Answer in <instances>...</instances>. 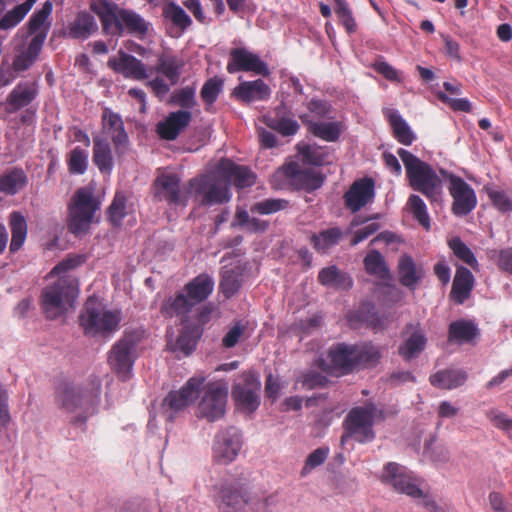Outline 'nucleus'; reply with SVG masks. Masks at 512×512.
<instances>
[{"mask_svg":"<svg viewBox=\"0 0 512 512\" xmlns=\"http://www.w3.org/2000/svg\"><path fill=\"white\" fill-rule=\"evenodd\" d=\"M342 231L339 228H329L313 235L311 241L314 248L320 253H326L330 248L339 243L342 238Z\"/></svg>","mask_w":512,"mask_h":512,"instance_id":"nucleus-48","label":"nucleus"},{"mask_svg":"<svg viewBox=\"0 0 512 512\" xmlns=\"http://www.w3.org/2000/svg\"><path fill=\"white\" fill-rule=\"evenodd\" d=\"M355 367H368L375 365L380 357V350L371 343L353 346Z\"/></svg>","mask_w":512,"mask_h":512,"instance_id":"nucleus-46","label":"nucleus"},{"mask_svg":"<svg viewBox=\"0 0 512 512\" xmlns=\"http://www.w3.org/2000/svg\"><path fill=\"white\" fill-rule=\"evenodd\" d=\"M448 244L457 258H459L473 269L478 268V261L474 253L460 238H452L449 240Z\"/></svg>","mask_w":512,"mask_h":512,"instance_id":"nucleus-54","label":"nucleus"},{"mask_svg":"<svg viewBox=\"0 0 512 512\" xmlns=\"http://www.w3.org/2000/svg\"><path fill=\"white\" fill-rule=\"evenodd\" d=\"M242 447V436L238 429L230 427L220 431L213 444V459L220 464H229L236 459Z\"/></svg>","mask_w":512,"mask_h":512,"instance_id":"nucleus-17","label":"nucleus"},{"mask_svg":"<svg viewBox=\"0 0 512 512\" xmlns=\"http://www.w3.org/2000/svg\"><path fill=\"white\" fill-rule=\"evenodd\" d=\"M42 48L41 39H30L27 45L15 55L12 63L13 70L16 72L28 70L38 59Z\"/></svg>","mask_w":512,"mask_h":512,"instance_id":"nucleus-29","label":"nucleus"},{"mask_svg":"<svg viewBox=\"0 0 512 512\" xmlns=\"http://www.w3.org/2000/svg\"><path fill=\"white\" fill-rule=\"evenodd\" d=\"M298 148L304 163L314 166L328 163V153L324 148L306 144H300Z\"/></svg>","mask_w":512,"mask_h":512,"instance_id":"nucleus-51","label":"nucleus"},{"mask_svg":"<svg viewBox=\"0 0 512 512\" xmlns=\"http://www.w3.org/2000/svg\"><path fill=\"white\" fill-rule=\"evenodd\" d=\"M406 207L420 225L425 229L430 228V217L427 211V206L420 196L416 194L410 195L407 200Z\"/></svg>","mask_w":512,"mask_h":512,"instance_id":"nucleus-50","label":"nucleus"},{"mask_svg":"<svg viewBox=\"0 0 512 512\" xmlns=\"http://www.w3.org/2000/svg\"><path fill=\"white\" fill-rule=\"evenodd\" d=\"M121 321L120 309L103 306L94 298L87 300L80 315V325L90 336H109L119 329Z\"/></svg>","mask_w":512,"mask_h":512,"instance_id":"nucleus-8","label":"nucleus"},{"mask_svg":"<svg viewBox=\"0 0 512 512\" xmlns=\"http://www.w3.org/2000/svg\"><path fill=\"white\" fill-rule=\"evenodd\" d=\"M93 161L101 173L109 174L113 168V157L109 143L95 137L93 140Z\"/></svg>","mask_w":512,"mask_h":512,"instance_id":"nucleus-37","label":"nucleus"},{"mask_svg":"<svg viewBox=\"0 0 512 512\" xmlns=\"http://www.w3.org/2000/svg\"><path fill=\"white\" fill-rule=\"evenodd\" d=\"M373 197L374 182L369 178L355 181L344 195L346 206L352 212L359 211L368 204Z\"/></svg>","mask_w":512,"mask_h":512,"instance_id":"nucleus-21","label":"nucleus"},{"mask_svg":"<svg viewBox=\"0 0 512 512\" xmlns=\"http://www.w3.org/2000/svg\"><path fill=\"white\" fill-rule=\"evenodd\" d=\"M82 261L80 256L67 258L47 275L49 284L42 291L41 306L48 318L55 319L73 306L79 288L77 279L69 271Z\"/></svg>","mask_w":512,"mask_h":512,"instance_id":"nucleus-1","label":"nucleus"},{"mask_svg":"<svg viewBox=\"0 0 512 512\" xmlns=\"http://www.w3.org/2000/svg\"><path fill=\"white\" fill-rule=\"evenodd\" d=\"M443 179L449 181L448 190L453 199L452 212L456 216H466L477 206L475 190L461 177L440 169Z\"/></svg>","mask_w":512,"mask_h":512,"instance_id":"nucleus-13","label":"nucleus"},{"mask_svg":"<svg viewBox=\"0 0 512 512\" xmlns=\"http://www.w3.org/2000/svg\"><path fill=\"white\" fill-rule=\"evenodd\" d=\"M242 281V272L239 267H224L219 288L226 298H230L239 291Z\"/></svg>","mask_w":512,"mask_h":512,"instance_id":"nucleus-41","label":"nucleus"},{"mask_svg":"<svg viewBox=\"0 0 512 512\" xmlns=\"http://www.w3.org/2000/svg\"><path fill=\"white\" fill-rule=\"evenodd\" d=\"M101 202L95 197V187L89 184L75 191L68 204V228L75 235L86 234Z\"/></svg>","mask_w":512,"mask_h":512,"instance_id":"nucleus-6","label":"nucleus"},{"mask_svg":"<svg viewBox=\"0 0 512 512\" xmlns=\"http://www.w3.org/2000/svg\"><path fill=\"white\" fill-rule=\"evenodd\" d=\"M180 179L175 174H162L155 181L156 195L169 203L183 204L185 200L180 195Z\"/></svg>","mask_w":512,"mask_h":512,"instance_id":"nucleus-26","label":"nucleus"},{"mask_svg":"<svg viewBox=\"0 0 512 512\" xmlns=\"http://www.w3.org/2000/svg\"><path fill=\"white\" fill-rule=\"evenodd\" d=\"M295 181L301 188L312 191L320 188L323 184V176L315 169L309 168L294 173Z\"/></svg>","mask_w":512,"mask_h":512,"instance_id":"nucleus-53","label":"nucleus"},{"mask_svg":"<svg viewBox=\"0 0 512 512\" xmlns=\"http://www.w3.org/2000/svg\"><path fill=\"white\" fill-rule=\"evenodd\" d=\"M485 415L497 429L505 432L512 430V418L500 410L492 408L487 410Z\"/></svg>","mask_w":512,"mask_h":512,"instance_id":"nucleus-64","label":"nucleus"},{"mask_svg":"<svg viewBox=\"0 0 512 512\" xmlns=\"http://www.w3.org/2000/svg\"><path fill=\"white\" fill-rule=\"evenodd\" d=\"M478 335L477 326L469 320H457L450 324L448 339L450 342L464 344L472 342Z\"/></svg>","mask_w":512,"mask_h":512,"instance_id":"nucleus-34","label":"nucleus"},{"mask_svg":"<svg viewBox=\"0 0 512 512\" xmlns=\"http://www.w3.org/2000/svg\"><path fill=\"white\" fill-rule=\"evenodd\" d=\"M190 189L203 205L224 204L231 199L228 180L219 171V165L213 172L192 179Z\"/></svg>","mask_w":512,"mask_h":512,"instance_id":"nucleus-9","label":"nucleus"},{"mask_svg":"<svg viewBox=\"0 0 512 512\" xmlns=\"http://www.w3.org/2000/svg\"><path fill=\"white\" fill-rule=\"evenodd\" d=\"M88 156L87 150L80 147L74 148L67 160L69 172L71 174H84L88 166Z\"/></svg>","mask_w":512,"mask_h":512,"instance_id":"nucleus-56","label":"nucleus"},{"mask_svg":"<svg viewBox=\"0 0 512 512\" xmlns=\"http://www.w3.org/2000/svg\"><path fill=\"white\" fill-rule=\"evenodd\" d=\"M213 289L214 280L208 274H200L185 285V292L194 305L206 300Z\"/></svg>","mask_w":512,"mask_h":512,"instance_id":"nucleus-30","label":"nucleus"},{"mask_svg":"<svg viewBox=\"0 0 512 512\" xmlns=\"http://www.w3.org/2000/svg\"><path fill=\"white\" fill-rule=\"evenodd\" d=\"M287 206L288 202L283 199H265L255 203L250 210L252 213L268 215L283 210Z\"/></svg>","mask_w":512,"mask_h":512,"instance_id":"nucleus-60","label":"nucleus"},{"mask_svg":"<svg viewBox=\"0 0 512 512\" xmlns=\"http://www.w3.org/2000/svg\"><path fill=\"white\" fill-rule=\"evenodd\" d=\"M398 273L401 284L410 289L416 288L424 274L422 267L417 266L414 260L408 255L400 257Z\"/></svg>","mask_w":512,"mask_h":512,"instance_id":"nucleus-31","label":"nucleus"},{"mask_svg":"<svg viewBox=\"0 0 512 512\" xmlns=\"http://www.w3.org/2000/svg\"><path fill=\"white\" fill-rule=\"evenodd\" d=\"M473 286L474 276L470 270L464 267H458L453 280L451 297L456 303L462 304L469 298Z\"/></svg>","mask_w":512,"mask_h":512,"instance_id":"nucleus-28","label":"nucleus"},{"mask_svg":"<svg viewBox=\"0 0 512 512\" xmlns=\"http://www.w3.org/2000/svg\"><path fill=\"white\" fill-rule=\"evenodd\" d=\"M227 71L231 74L246 71L257 75L268 76L270 70L261 58L246 48H234L230 52Z\"/></svg>","mask_w":512,"mask_h":512,"instance_id":"nucleus-18","label":"nucleus"},{"mask_svg":"<svg viewBox=\"0 0 512 512\" xmlns=\"http://www.w3.org/2000/svg\"><path fill=\"white\" fill-rule=\"evenodd\" d=\"M223 89V81L220 78L214 77L207 80L202 89L201 97L207 104H213L218 98Z\"/></svg>","mask_w":512,"mask_h":512,"instance_id":"nucleus-63","label":"nucleus"},{"mask_svg":"<svg viewBox=\"0 0 512 512\" xmlns=\"http://www.w3.org/2000/svg\"><path fill=\"white\" fill-rule=\"evenodd\" d=\"M228 383L225 381L209 382L197 406L198 417L213 422L225 415L228 397Z\"/></svg>","mask_w":512,"mask_h":512,"instance_id":"nucleus-11","label":"nucleus"},{"mask_svg":"<svg viewBox=\"0 0 512 512\" xmlns=\"http://www.w3.org/2000/svg\"><path fill=\"white\" fill-rule=\"evenodd\" d=\"M52 10L53 4L50 0H47L41 9L35 11L30 17L27 27L31 40L41 39V44L44 45L51 26L49 18Z\"/></svg>","mask_w":512,"mask_h":512,"instance_id":"nucleus-22","label":"nucleus"},{"mask_svg":"<svg viewBox=\"0 0 512 512\" xmlns=\"http://www.w3.org/2000/svg\"><path fill=\"white\" fill-rule=\"evenodd\" d=\"M108 66L125 78L144 80L148 77L146 65L136 57L120 51L117 56L108 60Z\"/></svg>","mask_w":512,"mask_h":512,"instance_id":"nucleus-19","label":"nucleus"},{"mask_svg":"<svg viewBox=\"0 0 512 512\" xmlns=\"http://www.w3.org/2000/svg\"><path fill=\"white\" fill-rule=\"evenodd\" d=\"M316 365L322 371L336 376L349 373L355 368L353 346L342 343L331 347L326 357L316 360Z\"/></svg>","mask_w":512,"mask_h":512,"instance_id":"nucleus-15","label":"nucleus"},{"mask_svg":"<svg viewBox=\"0 0 512 512\" xmlns=\"http://www.w3.org/2000/svg\"><path fill=\"white\" fill-rule=\"evenodd\" d=\"M205 382L204 376H194L179 390L170 392L162 403V411L167 421H173L175 414L192 404L199 396Z\"/></svg>","mask_w":512,"mask_h":512,"instance_id":"nucleus-14","label":"nucleus"},{"mask_svg":"<svg viewBox=\"0 0 512 512\" xmlns=\"http://www.w3.org/2000/svg\"><path fill=\"white\" fill-rule=\"evenodd\" d=\"M167 337V348L174 353L188 356L196 347V341L186 332H181L174 340L172 333L168 331Z\"/></svg>","mask_w":512,"mask_h":512,"instance_id":"nucleus-49","label":"nucleus"},{"mask_svg":"<svg viewBox=\"0 0 512 512\" xmlns=\"http://www.w3.org/2000/svg\"><path fill=\"white\" fill-rule=\"evenodd\" d=\"M235 97L245 103L265 101L270 98L271 89L261 79L241 82L233 91Z\"/></svg>","mask_w":512,"mask_h":512,"instance_id":"nucleus-24","label":"nucleus"},{"mask_svg":"<svg viewBox=\"0 0 512 512\" xmlns=\"http://www.w3.org/2000/svg\"><path fill=\"white\" fill-rule=\"evenodd\" d=\"M233 226L244 227L250 232H260L267 228V223L255 217H250L246 210L238 209Z\"/></svg>","mask_w":512,"mask_h":512,"instance_id":"nucleus-57","label":"nucleus"},{"mask_svg":"<svg viewBox=\"0 0 512 512\" xmlns=\"http://www.w3.org/2000/svg\"><path fill=\"white\" fill-rule=\"evenodd\" d=\"M192 114L187 110H177L170 112L168 116L160 121L156 126V131L160 138L172 141L189 125Z\"/></svg>","mask_w":512,"mask_h":512,"instance_id":"nucleus-20","label":"nucleus"},{"mask_svg":"<svg viewBox=\"0 0 512 512\" xmlns=\"http://www.w3.org/2000/svg\"><path fill=\"white\" fill-rule=\"evenodd\" d=\"M398 155L404 164L412 189L422 193L431 204H441L444 195L441 173L438 174L429 164L405 149L400 148Z\"/></svg>","mask_w":512,"mask_h":512,"instance_id":"nucleus-4","label":"nucleus"},{"mask_svg":"<svg viewBox=\"0 0 512 512\" xmlns=\"http://www.w3.org/2000/svg\"><path fill=\"white\" fill-rule=\"evenodd\" d=\"M127 213L126 197L124 194L118 192L109 206V219L114 225H119Z\"/></svg>","mask_w":512,"mask_h":512,"instance_id":"nucleus-58","label":"nucleus"},{"mask_svg":"<svg viewBox=\"0 0 512 512\" xmlns=\"http://www.w3.org/2000/svg\"><path fill=\"white\" fill-rule=\"evenodd\" d=\"M194 306L189 296L184 293H178L174 297H169L164 301L161 307V313L165 317H173L189 312Z\"/></svg>","mask_w":512,"mask_h":512,"instance_id":"nucleus-40","label":"nucleus"},{"mask_svg":"<svg viewBox=\"0 0 512 512\" xmlns=\"http://www.w3.org/2000/svg\"><path fill=\"white\" fill-rule=\"evenodd\" d=\"M493 206L500 212L506 213L512 210V200L506 192L492 187L485 188Z\"/></svg>","mask_w":512,"mask_h":512,"instance_id":"nucleus-59","label":"nucleus"},{"mask_svg":"<svg viewBox=\"0 0 512 512\" xmlns=\"http://www.w3.org/2000/svg\"><path fill=\"white\" fill-rule=\"evenodd\" d=\"M308 128L315 136L328 141H336L341 134V125L338 122H324L309 120Z\"/></svg>","mask_w":512,"mask_h":512,"instance_id":"nucleus-47","label":"nucleus"},{"mask_svg":"<svg viewBox=\"0 0 512 512\" xmlns=\"http://www.w3.org/2000/svg\"><path fill=\"white\" fill-rule=\"evenodd\" d=\"M264 122L268 127L284 136L294 135L299 129L297 121L291 118H276L267 115L264 116Z\"/></svg>","mask_w":512,"mask_h":512,"instance_id":"nucleus-55","label":"nucleus"},{"mask_svg":"<svg viewBox=\"0 0 512 512\" xmlns=\"http://www.w3.org/2000/svg\"><path fill=\"white\" fill-rule=\"evenodd\" d=\"M33 84L21 83L17 85L8 97V110L15 111L28 105L35 97Z\"/></svg>","mask_w":512,"mask_h":512,"instance_id":"nucleus-42","label":"nucleus"},{"mask_svg":"<svg viewBox=\"0 0 512 512\" xmlns=\"http://www.w3.org/2000/svg\"><path fill=\"white\" fill-rule=\"evenodd\" d=\"M319 282L329 288L347 290L352 286L351 278L336 266L323 268L318 274Z\"/></svg>","mask_w":512,"mask_h":512,"instance_id":"nucleus-35","label":"nucleus"},{"mask_svg":"<svg viewBox=\"0 0 512 512\" xmlns=\"http://www.w3.org/2000/svg\"><path fill=\"white\" fill-rule=\"evenodd\" d=\"M261 382L254 372L241 374L232 387V398L239 410L246 413L255 412L260 405Z\"/></svg>","mask_w":512,"mask_h":512,"instance_id":"nucleus-12","label":"nucleus"},{"mask_svg":"<svg viewBox=\"0 0 512 512\" xmlns=\"http://www.w3.org/2000/svg\"><path fill=\"white\" fill-rule=\"evenodd\" d=\"M336 3L335 12L348 33H354L357 25L351 9L345 0H334Z\"/></svg>","mask_w":512,"mask_h":512,"instance_id":"nucleus-61","label":"nucleus"},{"mask_svg":"<svg viewBox=\"0 0 512 512\" xmlns=\"http://www.w3.org/2000/svg\"><path fill=\"white\" fill-rule=\"evenodd\" d=\"M92 11L99 17L103 31L111 36H122L124 32L144 39L150 29V23L131 9H123L105 0L94 1Z\"/></svg>","mask_w":512,"mask_h":512,"instance_id":"nucleus-3","label":"nucleus"},{"mask_svg":"<svg viewBox=\"0 0 512 512\" xmlns=\"http://www.w3.org/2000/svg\"><path fill=\"white\" fill-rule=\"evenodd\" d=\"M364 265L367 273L381 279L384 282L391 280L390 271L384 257L376 250L369 252L364 258Z\"/></svg>","mask_w":512,"mask_h":512,"instance_id":"nucleus-43","label":"nucleus"},{"mask_svg":"<svg viewBox=\"0 0 512 512\" xmlns=\"http://www.w3.org/2000/svg\"><path fill=\"white\" fill-rule=\"evenodd\" d=\"M104 132L111 137L118 152H123L128 145V135L121 117L110 110H105L103 117Z\"/></svg>","mask_w":512,"mask_h":512,"instance_id":"nucleus-23","label":"nucleus"},{"mask_svg":"<svg viewBox=\"0 0 512 512\" xmlns=\"http://www.w3.org/2000/svg\"><path fill=\"white\" fill-rule=\"evenodd\" d=\"M10 227L12 232L10 251L15 252L22 247L26 240L27 223L25 217L19 212H13L10 216Z\"/></svg>","mask_w":512,"mask_h":512,"instance_id":"nucleus-45","label":"nucleus"},{"mask_svg":"<svg viewBox=\"0 0 512 512\" xmlns=\"http://www.w3.org/2000/svg\"><path fill=\"white\" fill-rule=\"evenodd\" d=\"M183 67V61L177 56L171 54H162L158 58V63L155 70L161 73L171 84H177L181 69Z\"/></svg>","mask_w":512,"mask_h":512,"instance_id":"nucleus-36","label":"nucleus"},{"mask_svg":"<svg viewBox=\"0 0 512 512\" xmlns=\"http://www.w3.org/2000/svg\"><path fill=\"white\" fill-rule=\"evenodd\" d=\"M136 359V344L128 337L118 340L112 347L108 362L118 377L126 381L131 377Z\"/></svg>","mask_w":512,"mask_h":512,"instance_id":"nucleus-16","label":"nucleus"},{"mask_svg":"<svg viewBox=\"0 0 512 512\" xmlns=\"http://www.w3.org/2000/svg\"><path fill=\"white\" fill-rule=\"evenodd\" d=\"M408 337L399 346V354L405 360H411L418 357L426 347L427 338L424 333L412 325L407 327Z\"/></svg>","mask_w":512,"mask_h":512,"instance_id":"nucleus-27","label":"nucleus"},{"mask_svg":"<svg viewBox=\"0 0 512 512\" xmlns=\"http://www.w3.org/2000/svg\"><path fill=\"white\" fill-rule=\"evenodd\" d=\"M37 0H26L11 10L6 11L0 18V30H10L20 24L31 11Z\"/></svg>","mask_w":512,"mask_h":512,"instance_id":"nucleus-38","label":"nucleus"},{"mask_svg":"<svg viewBox=\"0 0 512 512\" xmlns=\"http://www.w3.org/2000/svg\"><path fill=\"white\" fill-rule=\"evenodd\" d=\"M329 454L328 448H317L306 458L305 464L301 470V476L306 477L313 469L322 465Z\"/></svg>","mask_w":512,"mask_h":512,"instance_id":"nucleus-62","label":"nucleus"},{"mask_svg":"<svg viewBox=\"0 0 512 512\" xmlns=\"http://www.w3.org/2000/svg\"><path fill=\"white\" fill-rule=\"evenodd\" d=\"M385 115L389 120L393 135L396 140L406 146H409L416 139L415 133L409 124L403 119L397 110L387 109Z\"/></svg>","mask_w":512,"mask_h":512,"instance_id":"nucleus-32","label":"nucleus"},{"mask_svg":"<svg viewBox=\"0 0 512 512\" xmlns=\"http://www.w3.org/2000/svg\"><path fill=\"white\" fill-rule=\"evenodd\" d=\"M221 512H265L266 501L251 492L232 486H224L216 497Z\"/></svg>","mask_w":512,"mask_h":512,"instance_id":"nucleus-10","label":"nucleus"},{"mask_svg":"<svg viewBox=\"0 0 512 512\" xmlns=\"http://www.w3.org/2000/svg\"><path fill=\"white\" fill-rule=\"evenodd\" d=\"M98 26L94 17L87 13L81 12L69 27V35L73 38H87L97 30Z\"/></svg>","mask_w":512,"mask_h":512,"instance_id":"nucleus-44","label":"nucleus"},{"mask_svg":"<svg viewBox=\"0 0 512 512\" xmlns=\"http://www.w3.org/2000/svg\"><path fill=\"white\" fill-rule=\"evenodd\" d=\"M385 418L384 409L374 403L352 408L344 421L346 433L341 437V443L344 444L349 437L360 443L371 442L375 438L373 426Z\"/></svg>","mask_w":512,"mask_h":512,"instance_id":"nucleus-7","label":"nucleus"},{"mask_svg":"<svg viewBox=\"0 0 512 512\" xmlns=\"http://www.w3.org/2000/svg\"><path fill=\"white\" fill-rule=\"evenodd\" d=\"M27 183V177L23 170L13 169L0 175V192L14 195L22 190Z\"/></svg>","mask_w":512,"mask_h":512,"instance_id":"nucleus-39","label":"nucleus"},{"mask_svg":"<svg viewBox=\"0 0 512 512\" xmlns=\"http://www.w3.org/2000/svg\"><path fill=\"white\" fill-rule=\"evenodd\" d=\"M163 14L181 31H185L192 24L190 16L175 3L167 4L163 9Z\"/></svg>","mask_w":512,"mask_h":512,"instance_id":"nucleus-52","label":"nucleus"},{"mask_svg":"<svg viewBox=\"0 0 512 512\" xmlns=\"http://www.w3.org/2000/svg\"><path fill=\"white\" fill-rule=\"evenodd\" d=\"M467 380V374L461 369H448L435 373L430 377L433 386L441 389H454L463 385Z\"/></svg>","mask_w":512,"mask_h":512,"instance_id":"nucleus-33","label":"nucleus"},{"mask_svg":"<svg viewBox=\"0 0 512 512\" xmlns=\"http://www.w3.org/2000/svg\"><path fill=\"white\" fill-rule=\"evenodd\" d=\"M219 171L228 180V186L233 183L237 188H245L255 183V175L246 167L235 165L228 159L219 163Z\"/></svg>","mask_w":512,"mask_h":512,"instance_id":"nucleus-25","label":"nucleus"},{"mask_svg":"<svg viewBox=\"0 0 512 512\" xmlns=\"http://www.w3.org/2000/svg\"><path fill=\"white\" fill-rule=\"evenodd\" d=\"M101 381L98 378L84 383H63L55 392V403L72 422L83 423L92 415L99 403Z\"/></svg>","mask_w":512,"mask_h":512,"instance_id":"nucleus-2","label":"nucleus"},{"mask_svg":"<svg viewBox=\"0 0 512 512\" xmlns=\"http://www.w3.org/2000/svg\"><path fill=\"white\" fill-rule=\"evenodd\" d=\"M381 480L397 492L416 499L427 512H445V509L431 495L424 493L420 488V480L415 478L406 467L395 462L387 463L382 470Z\"/></svg>","mask_w":512,"mask_h":512,"instance_id":"nucleus-5","label":"nucleus"}]
</instances>
